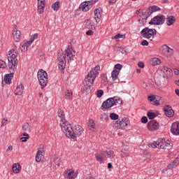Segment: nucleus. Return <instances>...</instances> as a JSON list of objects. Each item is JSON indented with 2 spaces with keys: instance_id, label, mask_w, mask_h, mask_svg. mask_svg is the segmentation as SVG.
I'll return each mask as SVG.
<instances>
[{
  "instance_id": "1",
  "label": "nucleus",
  "mask_w": 179,
  "mask_h": 179,
  "mask_svg": "<svg viewBox=\"0 0 179 179\" xmlns=\"http://www.w3.org/2000/svg\"><path fill=\"white\" fill-rule=\"evenodd\" d=\"M76 51L72 52V48L70 46L66 50L65 53H59L57 57L58 59V65L59 69L64 73V71H65V66H66V57L69 58L70 61L73 59V57H75Z\"/></svg>"
},
{
  "instance_id": "2",
  "label": "nucleus",
  "mask_w": 179,
  "mask_h": 179,
  "mask_svg": "<svg viewBox=\"0 0 179 179\" xmlns=\"http://www.w3.org/2000/svg\"><path fill=\"white\" fill-rule=\"evenodd\" d=\"M62 131L65 134L67 138H71V139L76 141L78 136H80L83 133V128H82V126L77 124L73 129L71 124H67L65 127V130H62Z\"/></svg>"
},
{
  "instance_id": "3",
  "label": "nucleus",
  "mask_w": 179,
  "mask_h": 179,
  "mask_svg": "<svg viewBox=\"0 0 179 179\" xmlns=\"http://www.w3.org/2000/svg\"><path fill=\"white\" fill-rule=\"evenodd\" d=\"M99 69H100V66H96L94 69L91 70L90 73H88V74L86 76L85 78L86 83V85H85V89L86 92L90 90V85H93V83H94V80L99 75Z\"/></svg>"
},
{
  "instance_id": "4",
  "label": "nucleus",
  "mask_w": 179,
  "mask_h": 179,
  "mask_svg": "<svg viewBox=\"0 0 179 179\" xmlns=\"http://www.w3.org/2000/svg\"><path fill=\"white\" fill-rule=\"evenodd\" d=\"M122 101L118 96H113L108 98L107 100L102 103L101 106V110L106 111V110H110L113 106H117V104H122Z\"/></svg>"
},
{
  "instance_id": "5",
  "label": "nucleus",
  "mask_w": 179,
  "mask_h": 179,
  "mask_svg": "<svg viewBox=\"0 0 179 179\" xmlns=\"http://www.w3.org/2000/svg\"><path fill=\"white\" fill-rule=\"evenodd\" d=\"M7 57L8 58V68L15 72V69L17 68V52L15 51V49H12L8 52Z\"/></svg>"
},
{
  "instance_id": "6",
  "label": "nucleus",
  "mask_w": 179,
  "mask_h": 179,
  "mask_svg": "<svg viewBox=\"0 0 179 179\" xmlns=\"http://www.w3.org/2000/svg\"><path fill=\"white\" fill-rule=\"evenodd\" d=\"M38 79L39 85L41 86V89H44L48 83V75L45 71L41 69L38 72Z\"/></svg>"
},
{
  "instance_id": "7",
  "label": "nucleus",
  "mask_w": 179,
  "mask_h": 179,
  "mask_svg": "<svg viewBox=\"0 0 179 179\" xmlns=\"http://www.w3.org/2000/svg\"><path fill=\"white\" fill-rule=\"evenodd\" d=\"M164 22H166V16L162 15L155 16L153 18L151 19L148 24H154L155 26H160L162 24H164Z\"/></svg>"
},
{
  "instance_id": "8",
  "label": "nucleus",
  "mask_w": 179,
  "mask_h": 179,
  "mask_svg": "<svg viewBox=\"0 0 179 179\" xmlns=\"http://www.w3.org/2000/svg\"><path fill=\"white\" fill-rule=\"evenodd\" d=\"M57 113L59 118H60L62 121L60 122L62 131H65V127L69 125L68 121H66V119H65V113L64 112V110H62V109H59Z\"/></svg>"
},
{
  "instance_id": "9",
  "label": "nucleus",
  "mask_w": 179,
  "mask_h": 179,
  "mask_svg": "<svg viewBox=\"0 0 179 179\" xmlns=\"http://www.w3.org/2000/svg\"><path fill=\"white\" fill-rule=\"evenodd\" d=\"M152 33L153 31L152 30V29H150L149 27H145L143 29L142 31H141L142 37L148 39L153 38Z\"/></svg>"
},
{
  "instance_id": "10",
  "label": "nucleus",
  "mask_w": 179,
  "mask_h": 179,
  "mask_svg": "<svg viewBox=\"0 0 179 179\" xmlns=\"http://www.w3.org/2000/svg\"><path fill=\"white\" fill-rule=\"evenodd\" d=\"M159 122H157V121L153 120L150 121L148 124H147V128L148 129V131H157V129H159Z\"/></svg>"
},
{
  "instance_id": "11",
  "label": "nucleus",
  "mask_w": 179,
  "mask_h": 179,
  "mask_svg": "<svg viewBox=\"0 0 179 179\" xmlns=\"http://www.w3.org/2000/svg\"><path fill=\"white\" fill-rule=\"evenodd\" d=\"M163 110L165 113L166 117L171 118V117H174V110L173 108L170 105H166L164 106Z\"/></svg>"
},
{
  "instance_id": "12",
  "label": "nucleus",
  "mask_w": 179,
  "mask_h": 179,
  "mask_svg": "<svg viewBox=\"0 0 179 179\" xmlns=\"http://www.w3.org/2000/svg\"><path fill=\"white\" fill-rule=\"evenodd\" d=\"M171 132L173 134V135H176V136H178L179 135V122H175L172 124L171 127Z\"/></svg>"
},
{
  "instance_id": "13",
  "label": "nucleus",
  "mask_w": 179,
  "mask_h": 179,
  "mask_svg": "<svg viewBox=\"0 0 179 179\" xmlns=\"http://www.w3.org/2000/svg\"><path fill=\"white\" fill-rule=\"evenodd\" d=\"M94 19L96 23H99L100 20H101V15L103 14V9L101 8H99L94 10Z\"/></svg>"
},
{
  "instance_id": "14",
  "label": "nucleus",
  "mask_w": 179,
  "mask_h": 179,
  "mask_svg": "<svg viewBox=\"0 0 179 179\" xmlns=\"http://www.w3.org/2000/svg\"><path fill=\"white\" fill-rule=\"evenodd\" d=\"M128 124H129V119L128 117H123L119 122V127L120 129H125L128 127Z\"/></svg>"
},
{
  "instance_id": "15",
  "label": "nucleus",
  "mask_w": 179,
  "mask_h": 179,
  "mask_svg": "<svg viewBox=\"0 0 179 179\" xmlns=\"http://www.w3.org/2000/svg\"><path fill=\"white\" fill-rule=\"evenodd\" d=\"M21 34L22 33L20 32V31L17 30L15 28V30H14L13 32V40H15V41H16L17 43L20 41V38H22Z\"/></svg>"
},
{
  "instance_id": "16",
  "label": "nucleus",
  "mask_w": 179,
  "mask_h": 179,
  "mask_svg": "<svg viewBox=\"0 0 179 179\" xmlns=\"http://www.w3.org/2000/svg\"><path fill=\"white\" fill-rule=\"evenodd\" d=\"M102 156L105 157V159L107 160V156L109 159H114L115 157V155H114V151L109 150V151H103L101 152Z\"/></svg>"
},
{
  "instance_id": "17",
  "label": "nucleus",
  "mask_w": 179,
  "mask_h": 179,
  "mask_svg": "<svg viewBox=\"0 0 179 179\" xmlns=\"http://www.w3.org/2000/svg\"><path fill=\"white\" fill-rule=\"evenodd\" d=\"M162 71L164 73V78H170V76H171V73H173V71H171V69L168 67H163Z\"/></svg>"
},
{
  "instance_id": "18",
  "label": "nucleus",
  "mask_w": 179,
  "mask_h": 179,
  "mask_svg": "<svg viewBox=\"0 0 179 179\" xmlns=\"http://www.w3.org/2000/svg\"><path fill=\"white\" fill-rule=\"evenodd\" d=\"M44 150V148L41 147L38 148L36 155V161L37 162H41L43 159V151Z\"/></svg>"
},
{
  "instance_id": "19",
  "label": "nucleus",
  "mask_w": 179,
  "mask_h": 179,
  "mask_svg": "<svg viewBox=\"0 0 179 179\" xmlns=\"http://www.w3.org/2000/svg\"><path fill=\"white\" fill-rule=\"evenodd\" d=\"M24 90V87L23 86V85L20 84L15 90L14 94H15L16 96H22V94H23Z\"/></svg>"
},
{
  "instance_id": "20",
  "label": "nucleus",
  "mask_w": 179,
  "mask_h": 179,
  "mask_svg": "<svg viewBox=\"0 0 179 179\" xmlns=\"http://www.w3.org/2000/svg\"><path fill=\"white\" fill-rule=\"evenodd\" d=\"M166 24L167 26H172V24H174V22H176V17L173 16V15H169L167 16V17H166Z\"/></svg>"
},
{
  "instance_id": "21",
  "label": "nucleus",
  "mask_w": 179,
  "mask_h": 179,
  "mask_svg": "<svg viewBox=\"0 0 179 179\" xmlns=\"http://www.w3.org/2000/svg\"><path fill=\"white\" fill-rule=\"evenodd\" d=\"M12 78H13V73L6 74L4 76V82L6 85H10L12 83Z\"/></svg>"
},
{
  "instance_id": "22",
  "label": "nucleus",
  "mask_w": 179,
  "mask_h": 179,
  "mask_svg": "<svg viewBox=\"0 0 179 179\" xmlns=\"http://www.w3.org/2000/svg\"><path fill=\"white\" fill-rule=\"evenodd\" d=\"M178 164H179V155H178V157L175 159V160L173 162L168 164L167 169H169V170H171V169H174V167H177V166H178Z\"/></svg>"
},
{
  "instance_id": "23",
  "label": "nucleus",
  "mask_w": 179,
  "mask_h": 179,
  "mask_svg": "<svg viewBox=\"0 0 179 179\" xmlns=\"http://www.w3.org/2000/svg\"><path fill=\"white\" fill-rule=\"evenodd\" d=\"M161 62H162L160 61V59H159V58L157 57H154L150 61V64L152 66H156V65H160Z\"/></svg>"
},
{
  "instance_id": "24",
  "label": "nucleus",
  "mask_w": 179,
  "mask_h": 179,
  "mask_svg": "<svg viewBox=\"0 0 179 179\" xmlns=\"http://www.w3.org/2000/svg\"><path fill=\"white\" fill-rule=\"evenodd\" d=\"M12 170L13 173H15V174H17L20 172V170H22V166L19 164H14L12 166Z\"/></svg>"
},
{
  "instance_id": "25",
  "label": "nucleus",
  "mask_w": 179,
  "mask_h": 179,
  "mask_svg": "<svg viewBox=\"0 0 179 179\" xmlns=\"http://www.w3.org/2000/svg\"><path fill=\"white\" fill-rule=\"evenodd\" d=\"M12 170L13 173H15V174H17L20 172V170H22V166L19 164H14L12 166Z\"/></svg>"
},
{
  "instance_id": "26",
  "label": "nucleus",
  "mask_w": 179,
  "mask_h": 179,
  "mask_svg": "<svg viewBox=\"0 0 179 179\" xmlns=\"http://www.w3.org/2000/svg\"><path fill=\"white\" fill-rule=\"evenodd\" d=\"M122 149L121 155L122 157L127 156V155L129 153V147L128 145H122Z\"/></svg>"
},
{
  "instance_id": "27",
  "label": "nucleus",
  "mask_w": 179,
  "mask_h": 179,
  "mask_svg": "<svg viewBox=\"0 0 179 179\" xmlns=\"http://www.w3.org/2000/svg\"><path fill=\"white\" fill-rule=\"evenodd\" d=\"M95 157H96V162H99L101 164V163H103V160H106V157H103V155H101V152L100 154L99 153L96 154Z\"/></svg>"
},
{
  "instance_id": "28",
  "label": "nucleus",
  "mask_w": 179,
  "mask_h": 179,
  "mask_svg": "<svg viewBox=\"0 0 179 179\" xmlns=\"http://www.w3.org/2000/svg\"><path fill=\"white\" fill-rule=\"evenodd\" d=\"M152 11L150 8L148 7L145 11L142 12V16L144 17H146V19H148V17L152 15Z\"/></svg>"
},
{
  "instance_id": "29",
  "label": "nucleus",
  "mask_w": 179,
  "mask_h": 179,
  "mask_svg": "<svg viewBox=\"0 0 179 179\" xmlns=\"http://www.w3.org/2000/svg\"><path fill=\"white\" fill-rule=\"evenodd\" d=\"M74 173L75 172L73 171H71V170L67 171L66 173V178H68V179L75 178Z\"/></svg>"
},
{
  "instance_id": "30",
  "label": "nucleus",
  "mask_w": 179,
  "mask_h": 179,
  "mask_svg": "<svg viewBox=\"0 0 179 179\" xmlns=\"http://www.w3.org/2000/svg\"><path fill=\"white\" fill-rule=\"evenodd\" d=\"M30 129H31V126L29 124V123H24L22 125V130L25 132H30Z\"/></svg>"
},
{
  "instance_id": "31",
  "label": "nucleus",
  "mask_w": 179,
  "mask_h": 179,
  "mask_svg": "<svg viewBox=\"0 0 179 179\" xmlns=\"http://www.w3.org/2000/svg\"><path fill=\"white\" fill-rule=\"evenodd\" d=\"M61 5V2L56 1L55 3L52 5V8L53 10H55L56 12H58L59 10V6Z\"/></svg>"
},
{
  "instance_id": "32",
  "label": "nucleus",
  "mask_w": 179,
  "mask_h": 179,
  "mask_svg": "<svg viewBox=\"0 0 179 179\" xmlns=\"http://www.w3.org/2000/svg\"><path fill=\"white\" fill-rule=\"evenodd\" d=\"M118 75H120V72L117 71V70H113L111 73V78L113 81L117 80V78H118Z\"/></svg>"
},
{
  "instance_id": "33",
  "label": "nucleus",
  "mask_w": 179,
  "mask_h": 179,
  "mask_svg": "<svg viewBox=\"0 0 179 179\" xmlns=\"http://www.w3.org/2000/svg\"><path fill=\"white\" fill-rule=\"evenodd\" d=\"M158 145H159V149H166V138H162Z\"/></svg>"
},
{
  "instance_id": "34",
  "label": "nucleus",
  "mask_w": 179,
  "mask_h": 179,
  "mask_svg": "<svg viewBox=\"0 0 179 179\" xmlns=\"http://www.w3.org/2000/svg\"><path fill=\"white\" fill-rule=\"evenodd\" d=\"M33 44V42L31 41H27V43H24L23 45H22V48H24V51H27V48L30 47Z\"/></svg>"
},
{
  "instance_id": "35",
  "label": "nucleus",
  "mask_w": 179,
  "mask_h": 179,
  "mask_svg": "<svg viewBox=\"0 0 179 179\" xmlns=\"http://www.w3.org/2000/svg\"><path fill=\"white\" fill-rule=\"evenodd\" d=\"M148 8L151 10L152 13H153L154 12H157L160 10V7L157 6H149Z\"/></svg>"
},
{
  "instance_id": "36",
  "label": "nucleus",
  "mask_w": 179,
  "mask_h": 179,
  "mask_svg": "<svg viewBox=\"0 0 179 179\" xmlns=\"http://www.w3.org/2000/svg\"><path fill=\"white\" fill-rule=\"evenodd\" d=\"M22 136H24V137H21L20 138V141H22V142H27V139H29L30 138V136H29V134L27 133L22 134Z\"/></svg>"
},
{
  "instance_id": "37",
  "label": "nucleus",
  "mask_w": 179,
  "mask_h": 179,
  "mask_svg": "<svg viewBox=\"0 0 179 179\" xmlns=\"http://www.w3.org/2000/svg\"><path fill=\"white\" fill-rule=\"evenodd\" d=\"M64 96L67 97L69 100H72V92L70 90H67L64 92Z\"/></svg>"
},
{
  "instance_id": "38",
  "label": "nucleus",
  "mask_w": 179,
  "mask_h": 179,
  "mask_svg": "<svg viewBox=\"0 0 179 179\" xmlns=\"http://www.w3.org/2000/svg\"><path fill=\"white\" fill-rule=\"evenodd\" d=\"M110 120H113L114 121L118 120L120 118V116L117 115V113H112L110 114Z\"/></svg>"
},
{
  "instance_id": "39",
  "label": "nucleus",
  "mask_w": 179,
  "mask_h": 179,
  "mask_svg": "<svg viewBox=\"0 0 179 179\" xmlns=\"http://www.w3.org/2000/svg\"><path fill=\"white\" fill-rule=\"evenodd\" d=\"M100 120L102 121H108V115H107L106 113L101 114L100 116Z\"/></svg>"
},
{
  "instance_id": "40",
  "label": "nucleus",
  "mask_w": 179,
  "mask_h": 179,
  "mask_svg": "<svg viewBox=\"0 0 179 179\" xmlns=\"http://www.w3.org/2000/svg\"><path fill=\"white\" fill-rule=\"evenodd\" d=\"M147 115L149 120H154V118H156V114L153 112H148Z\"/></svg>"
},
{
  "instance_id": "41",
  "label": "nucleus",
  "mask_w": 179,
  "mask_h": 179,
  "mask_svg": "<svg viewBox=\"0 0 179 179\" xmlns=\"http://www.w3.org/2000/svg\"><path fill=\"white\" fill-rule=\"evenodd\" d=\"M85 27L87 29H93V24H92V21L90 20H87Z\"/></svg>"
},
{
  "instance_id": "42",
  "label": "nucleus",
  "mask_w": 179,
  "mask_h": 179,
  "mask_svg": "<svg viewBox=\"0 0 179 179\" xmlns=\"http://www.w3.org/2000/svg\"><path fill=\"white\" fill-rule=\"evenodd\" d=\"M122 69V65L120 64H117L114 66L113 71H117V72H120Z\"/></svg>"
},
{
  "instance_id": "43",
  "label": "nucleus",
  "mask_w": 179,
  "mask_h": 179,
  "mask_svg": "<svg viewBox=\"0 0 179 179\" xmlns=\"http://www.w3.org/2000/svg\"><path fill=\"white\" fill-rule=\"evenodd\" d=\"M159 143H160V141L154 142L152 144L149 145V148H160V145H159Z\"/></svg>"
},
{
  "instance_id": "44",
  "label": "nucleus",
  "mask_w": 179,
  "mask_h": 179,
  "mask_svg": "<svg viewBox=\"0 0 179 179\" xmlns=\"http://www.w3.org/2000/svg\"><path fill=\"white\" fill-rule=\"evenodd\" d=\"M112 38L116 40L118 38H125V34H117L114 37H112Z\"/></svg>"
},
{
  "instance_id": "45",
  "label": "nucleus",
  "mask_w": 179,
  "mask_h": 179,
  "mask_svg": "<svg viewBox=\"0 0 179 179\" xmlns=\"http://www.w3.org/2000/svg\"><path fill=\"white\" fill-rule=\"evenodd\" d=\"M38 37V34H34L31 36L29 41H31V43H33L34 40H37Z\"/></svg>"
},
{
  "instance_id": "46",
  "label": "nucleus",
  "mask_w": 179,
  "mask_h": 179,
  "mask_svg": "<svg viewBox=\"0 0 179 179\" xmlns=\"http://www.w3.org/2000/svg\"><path fill=\"white\" fill-rule=\"evenodd\" d=\"M164 51L168 52L169 55H173V49L166 46V48L164 49Z\"/></svg>"
},
{
  "instance_id": "47",
  "label": "nucleus",
  "mask_w": 179,
  "mask_h": 179,
  "mask_svg": "<svg viewBox=\"0 0 179 179\" xmlns=\"http://www.w3.org/2000/svg\"><path fill=\"white\" fill-rule=\"evenodd\" d=\"M87 6V3H86L85 1L80 5L79 9H82L83 10H85Z\"/></svg>"
},
{
  "instance_id": "48",
  "label": "nucleus",
  "mask_w": 179,
  "mask_h": 179,
  "mask_svg": "<svg viewBox=\"0 0 179 179\" xmlns=\"http://www.w3.org/2000/svg\"><path fill=\"white\" fill-rule=\"evenodd\" d=\"M103 94H104V91H103V90H99L97 91V94H96L97 97L100 98L101 97V96H103Z\"/></svg>"
},
{
  "instance_id": "49",
  "label": "nucleus",
  "mask_w": 179,
  "mask_h": 179,
  "mask_svg": "<svg viewBox=\"0 0 179 179\" xmlns=\"http://www.w3.org/2000/svg\"><path fill=\"white\" fill-rule=\"evenodd\" d=\"M6 66H7L6 63L3 62V60L0 59V68H2L3 69Z\"/></svg>"
},
{
  "instance_id": "50",
  "label": "nucleus",
  "mask_w": 179,
  "mask_h": 179,
  "mask_svg": "<svg viewBox=\"0 0 179 179\" xmlns=\"http://www.w3.org/2000/svg\"><path fill=\"white\" fill-rule=\"evenodd\" d=\"M142 124H146L148 122V117L143 116L141 117Z\"/></svg>"
},
{
  "instance_id": "51",
  "label": "nucleus",
  "mask_w": 179,
  "mask_h": 179,
  "mask_svg": "<svg viewBox=\"0 0 179 179\" xmlns=\"http://www.w3.org/2000/svg\"><path fill=\"white\" fill-rule=\"evenodd\" d=\"M148 100V101H155L156 100V96H149Z\"/></svg>"
},
{
  "instance_id": "52",
  "label": "nucleus",
  "mask_w": 179,
  "mask_h": 179,
  "mask_svg": "<svg viewBox=\"0 0 179 179\" xmlns=\"http://www.w3.org/2000/svg\"><path fill=\"white\" fill-rule=\"evenodd\" d=\"M141 45H143V46H148V45H149V42H148V41H146V40H143L142 41H141Z\"/></svg>"
},
{
  "instance_id": "53",
  "label": "nucleus",
  "mask_w": 179,
  "mask_h": 179,
  "mask_svg": "<svg viewBox=\"0 0 179 179\" xmlns=\"http://www.w3.org/2000/svg\"><path fill=\"white\" fill-rule=\"evenodd\" d=\"M86 3L88 4V6H91V8L92 6H93V5H94V3H96V1L95 0H92V1H85Z\"/></svg>"
},
{
  "instance_id": "54",
  "label": "nucleus",
  "mask_w": 179,
  "mask_h": 179,
  "mask_svg": "<svg viewBox=\"0 0 179 179\" xmlns=\"http://www.w3.org/2000/svg\"><path fill=\"white\" fill-rule=\"evenodd\" d=\"M138 68L143 69V68H145V64L143 62H139L138 63Z\"/></svg>"
},
{
  "instance_id": "55",
  "label": "nucleus",
  "mask_w": 179,
  "mask_h": 179,
  "mask_svg": "<svg viewBox=\"0 0 179 179\" xmlns=\"http://www.w3.org/2000/svg\"><path fill=\"white\" fill-rule=\"evenodd\" d=\"M169 146H173V143H169V142H166V141H165V149L166 148H169Z\"/></svg>"
},
{
  "instance_id": "56",
  "label": "nucleus",
  "mask_w": 179,
  "mask_h": 179,
  "mask_svg": "<svg viewBox=\"0 0 179 179\" xmlns=\"http://www.w3.org/2000/svg\"><path fill=\"white\" fill-rule=\"evenodd\" d=\"M155 101L153 102L155 106H160V101L159 99H155Z\"/></svg>"
},
{
  "instance_id": "57",
  "label": "nucleus",
  "mask_w": 179,
  "mask_h": 179,
  "mask_svg": "<svg viewBox=\"0 0 179 179\" xmlns=\"http://www.w3.org/2000/svg\"><path fill=\"white\" fill-rule=\"evenodd\" d=\"M86 34H87V36H93V31L90 29V30L87 31Z\"/></svg>"
},
{
  "instance_id": "58",
  "label": "nucleus",
  "mask_w": 179,
  "mask_h": 179,
  "mask_svg": "<svg viewBox=\"0 0 179 179\" xmlns=\"http://www.w3.org/2000/svg\"><path fill=\"white\" fill-rule=\"evenodd\" d=\"M151 30L152 31V37H153V38H155V36H156L157 31H156V29H151Z\"/></svg>"
},
{
  "instance_id": "59",
  "label": "nucleus",
  "mask_w": 179,
  "mask_h": 179,
  "mask_svg": "<svg viewBox=\"0 0 179 179\" xmlns=\"http://www.w3.org/2000/svg\"><path fill=\"white\" fill-rule=\"evenodd\" d=\"M92 8V6L90 5L88 3H87V6L85 7V9L84 10L85 12H87V10H89L90 8Z\"/></svg>"
},
{
  "instance_id": "60",
  "label": "nucleus",
  "mask_w": 179,
  "mask_h": 179,
  "mask_svg": "<svg viewBox=\"0 0 179 179\" xmlns=\"http://www.w3.org/2000/svg\"><path fill=\"white\" fill-rule=\"evenodd\" d=\"M39 3H41L42 4L41 8H45V1L42 0Z\"/></svg>"
},
{
  "instance_id": "61",
  "label": "nucleus",
  "mask_w": 179,
  "mask_h": 179,
  "mask_svg": "<svg viewBox=\"0 0 179 179\" xmlns=\"http://www.w3.org/2000/svg\"><path fill=\"white\" fill-rule=\"evenodd\" d=\"M117 2V0H109V5H114Z\"/></svg>"
},
{
  "instance_id": "62",
  "label": "nucleus",
  "mask_w": 179,
  "mask_h": 179,
  "mask_svg": "<svg viewBox=\"0 0 179 179\" xmlns=\"http://www.w3.org/2000/svg\"><path fill=\"white\" fill-rule=\"evenodd\" d=\"M44 8H41L40 7V8H38V10H39V13H44Z\"/></svg>"
},
{
  "instance_id": "63",
  "label": "nucleus",
  "mask_w": 179,
  "mask_h": 179,
  "mask_svg": "<svg viewBox=\"0 0 179 179\" xmlns=\"http://www.w3.org/2000/svg\"><path fill=\"white\" fill-rule=\"evenodd\" d=\"M146 20H148V18H146V17L142 18L141 22L143 23V24H145L146 23Z\"/></svg>"
},
{
  "instance_id": "64",
  "label": "nucleus",
  "mask_w": 179,
  "mask_h": 179,
  "mask_svg": "<svg viewBox=\"0 0 179 179\" xmlns=\"http://www.w3.org/2000/svg\"><path fill=\"white\" fill-rule=\"evenodd\" d=\"M174 73H175V75H179V70L177 69H176L174 70Z\"/></svg>"
}]
</instances>
